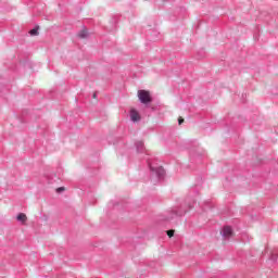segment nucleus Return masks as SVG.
I'll return each instance as SVG.
<instances>
[{
    "label": "nucleus",
    "mask_w": 278,
    "mask_h": 278,
    "mask_svg": "<svg viewBox=\"0 0 278 278\" xmlns=\"http://www.w3.org/2000/svg\"><path fill=\"white\" fill-rule=\"evenodd\" d=\"M138 99L144 104L151 103V92H149L148 90H139Z\"/></svg>",
    "instance_id": "1"
},
{
    "label": "nucleus",
    "mask_w": 278,
    "mask_h": 278,
    "mask_svg": "<svg viewBox=\"0 0 278 278\" xmlns=\"http://www.w3.org/2000/svg\"><path fill=\"white\" fill-rule=\"evenodd\" d=\"M97 98V93H93V99H96Z\"/></svg>",
    "instance_id": "11"
},
{
    "label": "nucleus",
    "mask_w": 278,
    "mask_h": 278,
    "mask_svg": "<svg viewBox=\"0 0 278 278\" xmlns=\"http://www.w3.org/2000/svg\"><path fill=\"white\" fill-rule=\"evenodd\" d=\"M222 236L224 238H231V236H233V230L231 229V227L226 226V227H224V229L222 231Z\"/></svg>",
    "instance_id": "2"
},
{
    "label": "nucleus",
    "mask_w": 278,
    "mask_h": 278,
    "mask_svg": "<svg viewBox=\"0 0 278 278\" xmlns=\"http://www.w3.org/2000/svg\"><path fill=\"white\" fill-rule=\"evenodd\" d=\"M130 118L131 121H134V123L140 121V114L138 113V111H136V109L130 110Z\"/></svg>",
    "instance_id": "3"
},
{
    "label": "nucleus",
    "mask_w": 278,
    "mask_h": 278,
    "mask_svg": "<svg viewBox=\"0 0 278 278\" xmlns=\"http://www.w3.org/2000/svg\"><path fill=\"white\" fill-rule=\"evenodd\" d=\"M78 38H88V30L84 29L78 34Z\"/></svg>",
    "instance_id": "6"
},
{
    "label": "nucleus",
    "mask_w": 278,
    "mask_h": 278,
    "mask_svg": "<svg viewBox=\"0 0 278 278\" xmlns=\"http://www.w3.org/2000/svg\"><path fill=\"white\" fill-rule=\"evenodd\" d=\"M151 170H155L156 175H159V177H164V169L162 167H159V168H153L151 167Z\"/></svg>",
    "instance_id": "4"
},
{
    "label": "nucleus",
    "mask_w": 278,
    "mask_h": 278,
    "mask_svg": "<svg viewBox=\"0 0 278 278\" xmlns=\"http://www.w3.org/2000/svg\"><path fill=\"white\" fill-rule=\"evenodd\" d=\"M184 123V118L182 117H179L178 118V125H181Z\"/></svg>",
    "instance_id": "10"
},
{
    "label": "nucleus",
    "mask_w": 278,
    "mask_h": 278,
    "mask_svg": "<svg viewBox=\"0 0 278 278\" xmlns=\"http://www.w3.org/2000/svg\"><path fill=\"white\" fill-rule=\"evenodd\" d=\"M168 238H173L175 236V230H167Z\"/></svg>",
    "instance_id": "8"
},
{
    "label": "nucleus",
    "mask_w": 278,
    "mask_h": 278,
    "mask_svg": "<svg viewBox=\"0 0 278 278\" xmlns=\"http://www.w3.org/2000/svg\"><path fill=\"white\" fill-rule=\"evenodd\" d=\"M17 220H20L21 223H26L27 222V215H25V213H20L17 215Z\"/></svg>",
    "instance_id": "5"
},
{
    "label": "nucleus",
    "mask_w": 278,
    "mask_h": 278,
    "mask_svg": "<svg viewBox=\"0 0 278 278\" xmlns=\"http://www.w3.org/2000/svg\"><path fill=\"white\" fill-rule=\"evenodd\" d=\"M56 192H64V187H60L56 189Z\"/></svg>",
    "instance_id": "9"
},
{
    "label": "nucleus",
    "mask_w": 278,
    "mask_h": 278,
    "mask_svg": "<svg viewBox=\"0 0 278 278\" xmlns=\"http://www.w3.org/2000/svg\"><path fill=\"white\" fill-rule=\"evenodd\" d=\"M30 36H38V28H33L30 31H29Z\"/></svg>",
    "instance_id": "7"
}]
</instances>
